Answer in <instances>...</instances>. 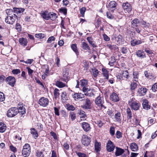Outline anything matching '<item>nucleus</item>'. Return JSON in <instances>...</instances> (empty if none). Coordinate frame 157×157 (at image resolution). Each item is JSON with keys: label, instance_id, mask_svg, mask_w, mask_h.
<instances>
[{"label": "nucleus", "instance_id": "nucleus-1", "mask_svg": "<svg viewBox=\"0 0 157 157\" xmlns=\"http://www.w3.org/2000/svg\"><path fill=\"white\" fill-rule=\"evenodd\" d=\"M6 13L7 16L5 18V22L7 24L13 25L17 17V15L13 12L12 9H7Z\"/></svg>", "mask_w": 157, "mask_h": 157}, {"label": "nucleus", "instance_id": "nucleus-2", "mask_svg": "<svg viewBox=\"0 0 157 157\" xmlns=\"http://www.w3.org/2000/svg\"><path fill=\"white\" fill-rule=\"evenodd\" d=\"M95 103L98 108L101 109H104L106 108V107L104 105V98L100 96H98L95 100Z\"/></svg>", "mask_w": 157, "mask_h": 157}, {"label": "nucleus", "instance_id": "nucleus-3", "mask_svg": "<svg viewBox=\"0 0 157 157\" xmlns=\"http://www.w3.org/2000/svg\"><path fill=\"white\" fill-rule=\"evenodd\" d=\"M83 105L81 106L82 108L85 109H91V102L90 99L86 97H85L83 99H82Z\"/></svg>", "mask_w": 157, "mask_h": 157}, {"label": "nucleus", "instance_id": "nucleus-4", "mask_svg": "<svg viewBox=\"0 0 157 157\" xmlns=\"http://www.w3.org/2000/svg\"><path fill=\"white\" fill-rule=\"evenodd\" d=\"M18 108L15 107H11L8 110L7 115L8 117H13L18 113Z\"/></svg>", "mask_w": 157, "mask_h": 157}, {"label": "nucleus", "instance_id": "nucleus-5", "mask_svg": "<svg viewBox=\"0 0 157 157\" xmlns=\"http://www.w3.org/2000/svg\"><path fill=\"white\" fill-rule=\"evenodd\" d=\"M30 147L28 144H25L23 146L22 150V154L25 157L28 156L30 153Z\"/></svg>", "mask_w": 157, "mask_h": 157}, {"label": "nucleus", "instance_id": "nucleus-6", "mask_svg": "<svg viewBox=\"0 0 157 157\" xmlns=\"http://www.w3.org/2000/svg\"><path fill=\"white\" fill-rule=\"evenodd\" d=\"M91 139L86 135L82 136V144L85 146L88 145L91 141Z\"/></svg>", "mask_w": 157, "mask_h": 157}, {"label": "nucleus", "instance_id": "nucleus-7", "mask_svg": "<svg viewBox=\"0 0 157 157\" xmlns=\"http://www.w3.org/2000/svg\"><path fill=\"white\" fill-rule=\"evenodd\" d=\"M115 147L113 143L111 140H109L106 144V149L109 152L113 151Z\"/></svg>", "mask_w": 157, "mask_h": 157}, {"label": "nucleus", "instance_id": "nucleus-8", "mask_svg": "<svg viewBox=\"0 0 157 157\" xmlns=\"http://www.w3.org/2000/svg\"><path fill=\"white\" fill-rule=\"evenodd\" d=\"M49 103V100L48 99L44 97L41 98L38 101V103L41 106L44 107L47 106Z\"/></svg>", "mask_w": 157, "mask_h": 157}, {"label": "nucleus", "instance_id": "nucleus-9", "mask_svg": "<svg viewBox=\"0 0 157 157\" xmlns=\"http://www.w3.org/2000/svg\"><path fill=\"white\" fill-rule=\"evenodd\" d=\"M8 84L12 86H13L15 83V78L13 77L9 76L6 79Z\"/></svg>", "mask_w": 157, "mask_h": 157}, {"label": "nucleus", "instance_id": "nucleus-10", "mask_svg": "<svg viewBox=\"0 0 157 157\" xmlns=\"http://www.w3.org/2000/svg\"><path fill=\"white\" fill-rule=\"evenodd\" d=\"M147 91V89L144 87H141L139 88L137 91V93L140 96L144 95Z\"/></svg>", "mask_w": 157, "mask_h": 157}, {"label": "nucleus", "instance_id": "nucleus-11", "mask_svg": "<svg viewBox=\"0 0 157 157\" xmlns=\"http://www.w3.org/2000/svg\"><path fill=\"white\" fill-rule=\"evenodd\" d=\"M136 56L140 59H143L146 58V56L144 52L142 50H138L136 52Z\"/></svg>", "mask_w": 157, "mask_h": 157}, {"label": "nucleus", "instance_id": "nucleus-12", "mask_svg": "<svg viewBox=\"0 0 157 157\" xmlns=\"http://www.w3.org/2000/svg\"><path fill=\"white\" fill-rule=\"evenodd\" d=\"M85 97L83 94L80 93H75L73 95V98L75 99H76L82 101V99H83Z\"/></svg>", "mask_w": 157, "mask_h": 157}, {"label": "nucleus", "instance_id": "nucleus-13", "mask_svg": "<svg viewBox=\"0 0 157 157\" xmlns=\"http://www.w3.org/2000/svg\"><path fill=\"white\" fill-rule=\"evenodd\" d=\"M131 108L135 110H137L139 109L140 104L136 101L133 102L130 105Z\"/></svg>", "mask_w": 157, "mask_h": 157}, {"label": "nucleus", "instance_id": "nucleus-14", "mask_svg": "<svg viewBox=\"0 0 157 157\" xmlns=\"http://www.w3.org/2000/svg\"><path fill=\"white\" fill-rule=\"evenodd\" d=\"M122 6L124 10H126L128 13L130 12L132 10L131 6L130 4L128 2H126L124 3Z\"/></svg>", "mask_w": 157, "mask_h": 157}, {"label": "nucleus", "instance_id": "nucleus-15", "mask_svg": "<svg viewBox=\"0 0 157 157\" xmlns=\"http://www.w3.org/2000/svg\"><path fill=\"white\" fill-rule=\"evenodd\" d=\"M82 127L83 130L86 132L89 131L90 129V127L89 124L86 122H83L82 124Z\"/></svg>", "mask_w": 157, "mask_h": 157}, {"label": "nucleus", "instance_id": "nucleus-16", "mask_svg": "<svg viewBox=\"0 0 157 157\" xmlns=\"http://www.w3.org/2000/svg\"><path fill=\"white\" fill-rule=\"evenodd\" d=\"M12 10L14 13H16L18 14L22 13L24 11L25 9L23 8L14 7Z\"/></svg>", "mask_w": 157, "mask_h": 157}, {"label": "nucleus", "instance_id": "nucleus-17", "mask_svg": "<svg viewBox=\"0 0 157 157\" xmlns=\"http://www.w3.org/2000/svg\"><path fill=\"white\" fill-rule=\"evenodd\" d=\"M110 99L113 101L117 102L119 100V98L117 94L115 93H113L110 96Z\"/></svg>", "mask_w": 157, "mask_h": 157}, {"label": "nucleus", "instance_id": "nucleus-18", "mask_svg": "<svg viewBox=\"0 0 157 157\" xmlns=\"http://www.w3.org/2000/svg\"><path fill=\"white\" fill-rule=\"evenodd\" d=\"M143 108L145 109L148 110L150 108V106L148 104V101L146 99L143 100L142 103Z\"/></svg>", "mask_w": 157, "mask_h": 157}, {"label": "nucleus", "instance_id": "nucleus-19", "mask_svg": "<svg viewBox=\"0 0 157 157\" xmlns=\"http://www.w3.org/2000/svg\"><path fill=\"white\" fill-rule=\"evenodd\" d=\"M116 151L115 152L116 156H118L121 155L124 152V150L120 148L116 147Z\"/></svg>", "mask_w": 157, "mask_h": 157}, {"label": "nucleus", "instance_id": "nucleus-20", "mask_svg": "<svg viewBox=\"0 0 157 157\" xmlns=\"http://www.w3.org/2000/svg\"><path fill=\"white\" fill-rule=\"evenodd\" d=\"M50 12L47 11L43 12L41 13V16L42 17L46 20L49 19Z\"/></svg>", "mask_w": 157, "mask_h": 157}, {"label": "nucleus", "instance_id": "nucleus-21", "mask_svg": "<svg viewBox=\"0 0 157 157\" xmlns=\"http://www.w3.org/2000/svg\"><path fill=\"white\" fill-rule=\"evenodd\" d=\"M143 42L141 40H136V39L133 40L131 41V44L132 46H135L136 45L141 44Z\"/></svg>", "mask_w": 157, "mask_h": 157}, {"label": "nucleus", "instance_id": "nucleus-22", "mask_svg": "<svg viewBox=\"0 0 157 157\" xmlns=\"http://www.w3.org/2000/svg\"><path fill=\"white\" fill-rule=\"evenodd\" d=\"M20 44L23 46H25L27 45V41L26 38H21L19 39Z\"/></svg>", "mask_w": 157, "mask_h": 157}, {"label": "nucleus", "instance_id": "nucleus-23", "mask_svg": "<svg viewBox=\"0 0 157 157\" xmlns=\"http://www.w3.org/2000/svg\"><path fill=\"white\" fill-rule=\"evenodd\" d=\"M101 144L96 140L95 142V150L96 152H98L101 150Z\"/></svg>", "mask_w": 157, "mask_h": 157}, {"label": "nucleus", "instance_id": "nucleus-24", "mask_svg": "<svg viewBox=\"0 0 157 157\" xmlns=\"http://www.w3.org/2000/svg\"><path fill=\"white\" fill-rule=\"evenodd\" d=\"M56 85L59 88H63L65 86L67 87V86L65 84L59 81H57L56 82Z\"/></svg>", "mask_w": 157, "mask_h": 157}, {"label": "nucleus", "instance_id": "nucleus-25", "mask_svg": "<svg viewBox=\"0 0 157 157\" xmlns=\"http://www.w3.org/2000/svg\"><path fill=\"white\" fill-rule=\"evenodd\" d=\"M130 147L131 150L133 151H136L138 149L137 145L135 143H132L130 145Z\"/></svg>", "mask_w": 157, "mask_h": 157}, {"label": "nucleus", "instance_id": "nucleus-26", "mask_svg": "<svg viewBox=\"0 0 157 157\" xmlns=\"http://www.w3.org/2000/svg\"><path fill=\"white\" fill-rule=\"evenodd\" d=\"M126 114L128 120H131L132 116L131 111L129 108H128L127 109Z\"/></svg>", "mask_w": 157, "mask_h": 157}, {"label": "nucleus", "instance_id": "nucleus-27", "mask_svg": "<svg viewBox=\"0 0 157 157\" xmlns=\"http://www.w3.org/2000/svg\"><path fill=\"white\" fill-rule=\"evenodd\" d=\"M18 109V113L20 115H23L25 113L26 111L25 108L23 106H20L19 107Z\"/></svg>", "mask_w": 157, "mask_h": 157}, {"label": "nucleus", "instance_id": "nucleus-28", "mask_svg": "<svg viewBox=\"0 0 157 157\" xmlns=\"http://www.w3.org/2000/svg\"><path fill=\"white\" fill-rule=\"evenodd\" d=\"M87 40L93 47H96L97 46L96 45L93 39L91 37L89 36L87 38Z\"/></svg>", "mask_w": 157, "mask_h": 157}, {"label": "nucleus", "instance_id": "nucleus-29", "mask_svg": "<svg viewBox=\"0 0 157 157\" xmlns=\"http://www.w3.org/2000/svg\"><path fill=\"white\" fill-rule=\"evenodd\" d=\"M115 118L116 120L118 122H121V114L119 112H117L115 115Z\"/></svg>", "mask_w": 157, "mask_h": 157}, {"label": "nucleus", "instance_id": "nucleus-30", "mask_svg": "<svg viewBox=\"0 0 157 157\" xmlns=\"http://www.w3.org/2000/svg\"><path fill=\"white\" fill-rule=\"evenodd\" d=\"M102 74L105 79L108 80L109 78V72L105 68H102Z\"/></svg>", "mask_w": 157, "mask_h": 157}, {"label": "nucleus", "instance_id": "nucleus-31", "mask_svg": "<svg viewBox=\"0 0 157 157\" xmlns=\"http://www.w3.org/2000/svg\"><path fill=\"white\" fill-rule=\"evenodd\" d=\"M31 133L32 134L33 137L36 138L38 137V133L36 130L34 128L31 129Z\"/></svg>", "mask_w": 157, "mask_h": 157}, {"label": "nucleus", "instance_id": "nucleus-32", "mask_svg": "<svg viewBox=\"0 0 157 157\" xmlns=\"http://www.w3.org/2000/svg\"><path fill=\"white\" fill-rule=\"evenodd\" d=\"M117 3L114 1H112L110 2L109 4V8H115L117 6Z\"/></svg>", "mask_w": 157, "mask_h": 157}, {"label": "nucleus", "instance_id": "nucleus-33", "mask_svg": "<svg viewBox=\"0 0 157 157\" xmlns=\"http://www.w3.org/2000/svg\"><path fill=\"white\" fill-rule=\"evenodd\" d=\"M82 47L83 49L87 51L90 50V48L88 45L85 42H83L82 43Z\"/></svg>", "mask_w": 157, "mask_h": 157}, {"label": "nucleus", "instance_id": "nucleus-34", "mask_svg": "<svg viewBox=\"0 0 157 157\" xmlns=\"http://www.w3.org/2000/svg\"><path fill=\"white\" fill-rule=\"evenodd\" d=\"M131 123L133 124H139L140 121L139 119H138L136 117H134L132 120L131 121L130 120Z\"/></svg>", "mask_w": 157, "mask_h": 157}, {"label": "nucleus", "instance_id": "nucleus-35", "mask_svg": "<svg viewBox=\"0 0 157 157\" xmlns=\"http://www.w3.org/2000/svg\"><path fill=\"white\" fill-rule=\"evenodd\" d=\"M6 129V125L3 123H0V132H4Z\"/></svg>", "mask_w": 157, "mask_h": 157}, {"label": "nucleus", "instance_id": "nucleus-36", "mask_svg": "<svg viewBox=\"0 0 157 157\" xmlns=\"http://www.w3.org/2000/svg\"><path fill=\"white\" fill-rule=\"evenodd\" d=\"M49 19L54 20L57 17L56 14L53 12H50Z\"/></svg>", "mask_w": 157, "mask_h": 157}, {"label": "nucleus", "instance_id": "nucleus-37", "mask_svg": "<svg viewBox=\"0 0 157 157\" xmlns=\"http://www.w3.org/2000/svg\"><path fill=\"white\" fill-rule=\"evenodd\" d=\"M133 80L137 82L138 81V73L137 72H133Z\"/></svg>", "mask_w": 157, "mask_h": 157}, {"label": "nucleus", "instance_id": "nucleus-38", "mask_svg": "<svg viewBox=\"0 0 157 157\" xmlns=\"http://www.w3.org/2000/svg\"><path fill=\"white\" fill-rule=\"evenodd\" d=\"M71 48L73 51L75 53L76 55L78 54V52L77 49L76 44H72L71 46Z\"/></svg>", "mask_w": 157, "mask_h": 157}, {"label": "nucleus", "instance_id": "nucleus-39", "mask_svg": "<svg viewBox=\"0 0 157 157\" xmlns=\"http://www.w3.org/2000/svg\"><path fill=\"white\" fill-rule=\"evenodd\" d=\"M139 23H140V22L137 18L134 19L132 22V26H137V24Z\"/></svg>", "mask_w": 157, "mask_h": 157}, {"label": "nucleus", "instance_id": "nucleus-40", "mask_svg": "<svg viewBox=\"0 0 157 157\" xmlns=\"http://www.w3.org/2000/svg\"><path fill=\"white\" fill-rule=\"evenodd\" d=\"M69 117L72 121H74L76 118V114L74 112H70Z\"/></svg>", "mask_w": 157, "mask_h": 157}, {"label": "nucleus", "instance_id": "nucleus-41", "mask_svg": "<svg viewBox=\"0 0 157 157\" xmlns=\"http://www.w3.org/2000/svg\"><path fill=\"white\" fill-rule=\"evenodd\" d=\"M81 86L82 87L86 86L88 83V81L86 79H83L80 81Z\"/></svg>", "mask_w": 157, "mask_h": 157}, {"label": "nucleus", "instance_id": "nucleus-42", "mask_svg": "<svg viewBox=\"0 0 157 157\" xmlns=\"http://www.w3.org/2000/svg\"><path fill=\"white\" fill-rule=\"evenodd\" d=\"M78 113L79 115H81L80 118H84L86 117L85 113L83 110H79Z\"/></svg>", "mask_w": 157, "mask_h": 157}, {"label": "nucleus", "instance_id": "nucleus-43", "mask_svg": "<svg viewBox=\"0 0 157 157\" xmlns=\"http://www.w3.org/2000/svg\"><path fill=\"white\" fill-rule=\"evenodd\" d=\"M86 8L85 7H82L80 9V12L82 17H84L85 13L86 11Z\"/></svg>", "mask_w": 157, "mask_h": 157}, {"label": "nucleus", "instance_id": "nucleus-44", "mask_svg": "<svg viewBox=\"0 0 157 157\" xmlns=\"http://www.w3.org/2000/svg\"><path fill=\"white\" fill-rule=\"evenodd\" d=\"M59 90L57 88H56L54 91V95L55 98H57L59 95Z\"/></svg>", "mask_w": 157, "mask_h": 157}, {"label": "nucleus", "instance_id": "nucleus-45", "mask_svg": "<svg viewBox=\"0 0 157 157\" xmlns=\"http://www.w3.org/2000/svg\"><path fill=\"white\" fill-rule=\"evenodd\" d=\"M45 36V34L43 33L36 34L35 35V37L38 38H40V39H43L44 37Z\"/></svg>", "mask_w": 157, "mask_h": 157}, {"label": "nucleus", "instance_id": "nucleus-46", "mask_svg": "<svg viewBox=\"0 0 157 157\" xmlns=\"http://www.w3.org/2000/svg\"><path fill=\"white\" fill-rule=\"evenodd\" d=\"M122 75L123 77L126 79V80L128 79L129 77L128 73L127 71H123Z\"/></svg>", "mask_w": 157, "mask_h": 157}, {"label": "nucleus", "instance_id": "nucleus-47", "mask_svg": "<svg viewBox=\"0 0 157 157\" xmlns=\"http://www.w3.org/2000/svg\"><path fill=\"white\" fill-rule=\"evenodd\" d=\"M67 109L69 110L74 111L75 109V107L72 105L70 104L67 105Z\"/></svg>", "mask_w": 157, "mask_h": 157}, {"label": "nucleus", "instance_id": "nucleus-48", "mask_svg": "<svg viewBox=\"0 0 157 157\" xmlns=\"http://www.w3.org/2000/svg\"><path fill=\"white\" fill-rule=\"evenodd\" d=\"M137 86V84L135 82L131 83L130 85L131 89L132 90H134Z\"/></svg>", "mask_w": 157, "mask_h": 157}, {"label": "nucleus", "instance_id": "nucleus-49", "mask_svg": "<svg viewBox=\"0 0 157 157\" xmlns=\"http://www.w3.org/2000/svg\"><path fill=\"white\" fill-rule=\"evenodd\" d=\"M121 51L122 53L123 54H126L128 52L127 48L125 47H122L121 48Z\"/></svg>", "mask_w": 157, "mask_h": 157}, {"label": "nucleus", "instance_id": "nucleus-50", "mask_svg": "<svg viewBox=\"0 0 157 157\" xmlns=\"http://www.w3.org/2000/svg\"><path fill=\"white\" fill-rule=\"evenodd\" d=\"M60 13L66 15L67 13V9L66 8H61L59 10Z\"/></svg>", "mask_w": 157, "mask_h": 157}, {"label": "nucleus", "instance_id": "nucleus-51", "mask_svg": "<svg viewBox=\"0 0 157 157\" xmlns=\"http://www.w3.org/2000/svg\"><path fill=\"white\" fill-rule=\"evenodd\" d=\"M92 73L93 76L94 77H96L98 73V70L95 69V68L92 69Z\"/></svg>", "mask_w": 157, "mask_h": 157}, {"label": "nucleus", "instance_id": "nucleus-52", "mask_svg": "<svg viewBox=\"0 0 157 157\" xmlns=\"http://www.w3.org/2000/svg\"><path fill=\"white\" fill-rule=\"evenodd\" d=\"M5 99V96L2 92H0V101H2Z\"/></svg>", "mask_w": 157, "mask_h": 157}, {"label": "nucleus", "instance_id": "nucleus-53", "mask_svg": "<svg viewBox=\"0 0 157 157\" xmlns=\"http://www.w3.org/2000/svg\"><path fill=\"white\" fill-rule=\"evenodd\" d=\"M76 153L79 157H87V155L84 153L80 152H77Z\"/></svg>", "mask_w": 157, "mask_h": 157}, {"label": "nucleus", "instance_id": "nucleus-54", "mask_svg": "<svg viewBox=\"0 0 157 157\" xmlns=\"http://www.w3.org/2000/svg\"><path fill=\"white\" fill-rule=\"evenodd\" d=\"M36 156L37 157H44V155L42 152L37 151L36 152Z\"/></svg>", "mask_w": 157, "mask_h": 157}, {"label": "nucleus", "instance_id": "nucleus-55", "mask_svg": "<svg viewBox=\"0 0 157 157\" xmlns=\"http://www.w3.org/2000/svg\"><path fill=\"white\" fill-rule=\"evenodd\" d=\"M115 128L114 127H111L110 128L109 132L111 135L113 136L115 134Z\"/></svg>", "mask_w": 157, "mask_h": 157}, {"label": "nucleus", "instance_id": "nucleus-56", "mask_svg": "<svg viewBox=\"0 0 157 157\" xmlns=\"http://www.w3.org/2000/svg\"><path fill=\"white\" fill-rule=\"evenodd\" d=\"M106 15L108 18L110 19H113L114 18L113 16L111 14L110 12H107L106 13Z\"/></svg>", "mask_w": 157, "mask_h": 157}, {"label": "nucleus", "instance_id": "nucleus-57", "mask_svg": "<svg viewBox=\"0 0 157 157\" xmlns=\"http://www.w3.org/2000/svg\"><path fill=\"white\" fill-rule=\"evenodd\" d=\"M116 137L119 139L122 136L121 133L119 131H117L116 134Z\"/></svg>", "mask_w": 157, "mask_h": 157}, {"label": "nucleus", "instance_id": "nucleus-58", "mask_svg": "<svg viewBox=\"0 0 157 157\" xmlns=\"http://www.w3.org/2000/svg\"><path fill=\"white\" fill-rule=\"evenodd\" d=\"M55 40V38L53 36H51L49 37L47 41L48 43H51L52 41H54Z\"/></svg>", "mask_w": 157, "mask_h": 157}, {"label": "nucleus", "instance_id": "nucleus-59", "mask_svg": "<svg viewBox=\"0 0 157 157\" xmlns=\"http://www.w3.org/2000/svg\"><path fill=\"white\" fill-rule=\"evenodd\" d=\"M21 26L19 23H17L15 26L16 29L18 31H20L21 30Z\"/></svg>", "mask_w": 157, "mask_h": 157}, {"label": "nucleus", "instance_id": "nucleus-60", "mask_svg": "<svg viewBox=\"0 0 157 157\" xmlns=\"http://www.w3.org/2000/svg\"><path fill=\"white\" fill-rule=\"evenodd\" d=\"M12 73L14 74H17L21 72L20 70L19 69H13L12 71Z\"/></svg>", "mask_w": 157, "mask_h": 157}, {"label": "nucleus", "instance_id": "nucleus-61", "mask_svg": "<svg viewBox=\"0 0 157 157\" xmlns=\"http://www.w3.org/2000/svg\"><path fill=\"white\" fill-rule=\"evenodd\" d=\"M37 127L38 129L40 131H41L43 129V126L40 123H38L37 124Z\"/></svg>", "mask_w": 157, "mask_h": 157}, {"label": "nucleus", "instance_id": "nucleus-62", "mask_svg": "<svg viewBox=\"0 0 157 157\" xmlns=\"http://www.w3.org/2000/svg\"><path fill=\"white\" fill-rule=\"evenodd\" d=\"M83 87L82 90L83 92L85 93V94L86 95H88V94L87 93L88 89L86 88V86H83Z\"/></svg>", "mask_w": 157, "mask_h": 157}, {"label": "nucleus", "instance_id": "nucleus-63", "mask_svg": "<svg viewBox=\"0 0 157 157\" xmlns=\"http://www.w3.org/2000/svg\"><path fill=\"white\" fill-rule=\"evenodd\" d=\"M31 17V15L26 16L25 17V21L27 22H29L31 21L32 19Z\"/></svg>", "mask_w": 157, "mask_h": 157}, {"label": "nucleus", "instance_id": "nucleus-64", "mask_svg": "<svg viewBox=\"0 0 157 157\" xmlns=\"http://www.w3.org/2000/svg\"><path fill=\"white\" fill-rule=\"evenodd\" d=\"M152 90L155 92L157 89V83H155L154 85L152 86Z\"/></svg>", "mask_w": 157, "mask_h": 157}]
</instances>
